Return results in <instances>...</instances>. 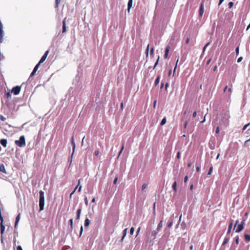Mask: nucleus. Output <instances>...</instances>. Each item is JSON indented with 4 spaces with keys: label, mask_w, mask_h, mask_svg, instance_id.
Listing matches in <instances>:
<instances>
[{
    "label": "nucleus",
    "mask_w": 250,
    "mask_h": 250,
    "mask_svg": "<svg viewBox=\"0 0 250 250\" xmlns=\"http://www.w3.org/2000/svg\"><path fill=\"white\" fill-rule=\"evenodd\" d=\"M40 194V200H39V207L40 210L42 211L44 209V192L42 190H41L39 192Z\"/></svg>",
    "instance_id": "nucleus-1"
},
{
    "label": "nucleus",
    "mask_w": 250,
    "mask_h": 250,
    "mask_svg": "<svg viewBox=\"0 0 250 250\" xmlns=\"http://www.w3.org/2000/svg\"><path fill=\"white\" fill-rule=\"evenodd\" d=\"M15 143L16 146L20 147H23L26 146L25 143V139L23 135L20 136L19 140H16L15 141Z\"/></svg>",
    "instance_id": "nucleus-2"
},
{
    "label": "nucleus",
    "mask_w": 250,
    "mask_h": 250,
    "mask_svg": "<svg viewBox=\"0 0 250 250\" xmlns=\"http://www.w3.org/2000/svg\"><path fill=\"white\" fill-rule=\"evenodd\" d=\"M245 220H243L241 221L240 224L238 225L237 228H236V230H235L236 232H239L241 231L244 229V226L245 225Z\"/></svg>",
    "instance_id": "nucleus-3"
},
{
    "label": "nucleus",
    "mask_w": 250,
    "mask_h": 250,
    "mask_svg": "<svg viewBox=\"0 0 250 250\" xmlns=\"http://www.w3.org/2000/svg\"><path fill=\"white\" fill-rule=\"evenodd\" d=\"M21 86H17L14 87L11 90V92L13 93L14 95H18L20 93L21 91Z\"/></svg>",
    "instance_id": "nucleus-4"
},
{
    "label": "nucleus",
    "mask_w": 250,
    "mask_h": 250,
    "mask_svg": "<svg viewBox=\"0 0 250 250\" xmlns=\"http://www.w3.org/2000/svg\"><path fill=\"white\" fill-rule=\"evenodd\" d=\"M48 53H49V50H47L45 51L44 55L42 56V58L40 60V61L39 62V64L42 63L46 60V59L48 55Z\"/></svg>",
    "instance_id": "nucleus-5"
},
{
    "label": "nucleus",
    "mask_w": 250,
    "mask_h": 250,
    "mask_svg": "<svg viewBox=\"0 0 250 250\" xmlns=\"http://www.w3.org/2000/svg\"><path fill=\"white\" fill-rule=\"evenodd\" d=\"M0 233L2 234L5 230V227L3 225V218L2 216V218H0Z\"/></svg>",
    "instance_id": "nucleus-6"
},
{
    "label": "nucleus",
    "mask_w": 250,
    "mask_h": 250,
    "mask_svg": "<svg viewBox=\"0 0 250 250\" xmlns=\"http://www.w3.org/2000/svg\"><path fill=\"white\" fill-rule=\"evenodd\" d=\"M204 1H202L200 5V9H199V15L200 16H202L204 13Z\"/></svg>",
    "instance_id": "nucleus-7"
},
{
    "label": "nucleus",
    "mask_w": 250,
    "mask_h": 250,
    "mask_svg": "<svg viewBox=\"0 0 250 250\" xmlns=\"http://www.w3.org/2000/svg\"><path fill=\"white\" fill-rule=\"evenodd\" d=\"M66 18H64V19L62 21V32L63 33H65L66 31Z\"/></svg>",
    "instance_id": "nucleus-8"
},
{
    "label": "nucleus",
    "mask_w": 250,
    "mask_h": 250,
    "mask_svg": "<svg viewBox=\"0 0 250 250\" xmlns=\"http://www.w3.org/2000/svg\"><path fill=\"white\" fill-rule=\"evenodd\" d=\"M7 140L5 139H2L0 140V144L4 147H6L7 146Z\"/></svg>",
    "instance_id": "nucleus-9"
},
{
    "label": "nucleus",
    "mask_w": 250,
    "mask_h": 250,
    "mask_svg": "<svg viewBox=\"0 0 250 250\" xmlns=\"http://www.w3.org/2000/svg\"><path fill=\"white\" fill-rule=\"evenodd\" d=\"M20 216H21V214H20V213H19L16 217L15 223V228H17V227L18 223L20 219Z\"/></svg>",
    "instance_id": "nucleus-10"
},
{
    "label": "nucleus",
    "mask_w": 250,
    "mask_h": 250,
    "mask_svg": "<svg viewBox=\"0 0 250 250\" xmlns=\"http://www.w3.org/2000/svg\"><path fill=\"white\" fill-rule=\"evenodd\" d=\"M169 49H170V47L169 46H167L166 48L165 52V54H164V58L165 59L167 58V57L168 56V54Z\"/></svg>",
    "instance_id": "nucleus-11"
},
{
    "label": "nucleus",
    "mask_w": 250,
    "mask_h": 250,
    "mask_svg": "<svg viewBox=\"0 0 250 250\" xmlns=\"http://www.w3.org/2000/svg\"><path fill=\"white\" fill-rule=\"evenodd\" d=\"M157 231H156V230H153L151 232V237H152L153 239H155V238L156 237V236L157 235Z\"/></svg>",
    "instance_id": "nucleus-12"
},
{
    "label": "nucleus",
    "mask_w": 250,
    "mask_h": 250,
    "mask_svg": "<svg viewBox=\"0 0 250 250\" xmlns=\"http://www.w3.org/2000/svg\"><path fill=\"white\" fill-rule=\"evenodd\" d=\"M81 211H82V209L81 208H79L77 210V211L76 219L79 220L80 219Z\"/></svg>",
    "instance_id": "nucleus-13"
},
{
    "label": "nucleus",
    "mask_w": 250,
    "mask_h": 250,
    "mask_svg": "<svg viewBox=\"0 0 250 250\" xmlns=\"http://www.w3.org/2000/svg\"><path fill=\"white\" fill-rule=\"evenodd\" d=\"M127 6H128L127 11H128V12H129L130 9L131 8V7L132 6V0H128Z\"/></svg>",
    "instance_id": "nucleus-14"
},
{
    "label": "nucleus",
    "mask_w": 250,
    "mask_h": 250,
    "mask_svg": "<svg viewBox=\"0 0 250 250\" xmlns=\"http://www.w3.org/2000/svg\"><path fill=\"white\" fill-rule=\"evenodd\" d=\"M163 227V221L161 220L158 224V225L157 226V230L158 231H159Z\"/></svg>",
    "instance_id": "nucleus-15"
},
{
    "label": "nucleus",
    "mask_w": 250,
    "mask_h": 250,
    "mask_svg": "<svg viewBox=\"0 0 250 250\" xmlns=\"http://www.w3.org/2000/svg\"><path fill=\"white\" fill-rule=\"evenodd\" d=\"M127 229L126 228L124 230H123V235L122 236V238L121 239V241H123L124 240V239L125 238V236H126V233H127Z\"/></svg>",
    "instance_id": "nucleus-16"
},
{
    "label": "nucleus",
    "mask_w": 250,
    "mask_h": 250,
    "mask_svg": "<svg viewBox=\"0 0 250 250\" xmlns=\"http://www.w3.org/2000/svg\"><path fill=\"white\" fill-rule=\"evenodd\" d=\"M232 224H233V222H232V221H231L230 222V223L229 224L228 229V231H227V234H229L230 233V232L231 231V230Z\"/></svg>",
    "instance_id": "nucleus-17"
},
{
    "label": "nucleus",
    "mask_w": 250,
    "mask_h": 250,
    "mask_svg": "<svg viewBox=\"0 0 250 250\" xmlns=\"http://www.w3.org/2000/svg\"><path fill=\"white\" fill-rule=\"evenodd\" d=\"M244 237L246 241L249 242L250 241V235L249 234H246L244 235Z\"/></svg>",
    "instance_id": "nucleus-18"
},
{
    "label": "nucleus",
    "mask_w": 250,
    "mask_h": 250,
    "mask_svg": "<svg viewBox=\"0 0 250 250\" xmlns=\"http://www.w3.org/2000/svg\"><path fill=\"white\" fill-rule=\"evenodd\" d=\"M177 183H176V182L175 181L173 184H172V188L173 189V190L175 192L177 191Z\"/></svg>",
    "instance_id": "nucleus-19"
},
{
    "label": "nucleus",
    "mask_w": 250,
    "mask_h": 250,
    "mask_svg": "<svg viewBox=\"0 0 250 250\" xmlns=\"http://www.w3.org/2000/svg\"><path fill=\"white\" fill-rule=\"evenodd\" d=\"M229 237H225L224 240V241L222 243V245L223 246L225 245L229 242Z\"/></svg>",
    "instance_id": "nucleus-20"
},
{
    "label": "nucleus",
    "mask_w": 250,
    "mask_h": 250,
    "mask_svg": "<svg viewBox=\"0 0 250 250\" xmlns=\"http://www.w3.org/2000/svg\"><path fill=\"white\" fill-rule=\"evenodd\" d=\"M90 224V221L88 218H86L84 221V226L88 227Z\"/></svg>",
    "instance_id": "nucleus-21"
},
{
    "label": "nucleus",
    "mask_w": 250,
    "mask_h": 250,
    "mask_svg": "<svg viewBox=\"0 0 250 250\" xmlns=\"http://www.w3.org/2000/svg\"><path fill=\"white\" fill-rule=\"evenodd\" d=\"M61 1V0H55V7L56 8H58L59 4H60Z\"/></svg>",
    "instance_id": "nucleus-22"
},
{
    "label": "nucleus",
    "mask_w": 250,
    "mask_h": 250,
    "mask_svg": "<svg viewBox=\"0 0 250 250\" xmlns=\"http://www.w3.org/2000/svg\"><path fill=\"white\" fill-rule=\"evenodd\" d=\"M80 184V180H79L78 181V186L75 188L74 189V190L73 191V192L70 194V197L71 198V196H72V194H73L74 193V192H75L76 189L78 187V186H79Z\"/></svg>",
    "instance_id": "nucleus-23"
},
{
    "label": "nucleus",
    "mask_w": 250,
    "mask_h": 250,
    "mask_svg": "<svg viewBox=\"0 0 250 250\" xmlns=\"http://www.w3.org/2000/svg\"><path fill=\"white\" fill-rule=\"evenodd\" d=\"M160 80V76H158L157 77V78L156 79L155 81V85H157L159 83Z\"/></svg>",
    "instance_id": "nucleus-24"
},
{
    "label": "nucleus",
    "mask_w": 250,
    "mask_h": 250,
    "mask_svg": "<svg viewBox=\"0 0 250 250\" xmlns=\"http://www.w3.org/2000/svg\"><path fill=\"white\" fill-rule=\"evenodd\" d=\"M70 226L71 229H73V219H70L68 222Z\"/></svg>",
    "instance_id": "nucleus-25"
},
{
    "label": "nucleus",
    "mask_w": 250,
    "mask_h": 250,
    "mask_svg": "<svg viewBox=\"0 0 250 250\" xmlns=\"http://www.w3.org/2000/svg\"><path fill=\"white\" fill-rule=\"evenodd\" d=\"M166 121H167L166 118H165H165H164L162 119V121H161V124H161V125H164L166 124Z\"/></svg>",
    "instance_id": "nucleus-26"
},
{
    "label": "nucleus",
    "mask_w": 250,
    "mask_h": 250,
    "mask_svg": "<svg viewBox=\"0 0 250 250\" xmlns=\"http://www.w3.org/2000/svg\"><path fill=\"white\" fill-rule=\"evenodd\" d=\"M0 171L5 173V168L3 165H0Z\"/></svg>",
    "instance_id": "nucleus-27"
},
{
    "label": "nucleus",
    "mask_w": 250,
    "mask_h": 250,
    "mask_svg": "<svg viewBox=\"0 0 250 250\" xmlns=\"http://www.w3.org/2000/svg\"><path fill=\"white\" fill-rule=\"evenodd\" d=\"M71 142H72V144L73 145V151H74V149H75V142H74V137H72V138Z\"/></svg>",
    "instance_id": "nucleus-28"
},
{
    "label": "nucleus",
    "mask_w": 250,
    "mask_h": 250,
    "mask_svg": "<svg viewBox=\"0 0 250 250\" xmlns=\"http://www.w3.org/2000/svg\"><path fill=\"white\" fill-rule=\"evenodd\" d=\"M40 64H39V63L38 62V63L36 64V65L35 66V67H34V69H33V70H34L35 71H36H36L38 70V68H39V66H40Z\"/></svg>",
    "instance_id": "nucleus-29"
},
{
    "label": "nucleus",
    "mask_w": 250,
    "mask_h": 250,
    "mask_svg": "<svg viewBox=\"0 0 250 250\" xmlns=\"http://www.w3.org/2000/svg\"><path fill=\"white\" fill-rule=\"evenodd\" d=\"M233 5V2L232 1H230L229 3L228 6L229 8H231Z\"/></svg>",
    "instance_id": "nucleus-30"
},
{
    "label": "nucleus",
    "mask_w": 250,
    "mask_h": 250,
    "mask_svg": "<svg viewBox=\"0 0 250 250\" xmlns=\"http://www.w3.org/2000/svg\"><path fill=\"white\" fill-rule=\"evenodd\" d=\"M124 145H123L122 146L121 150H120V151L119 153L118 157H119V156L121 155V154L122 153V152L123 150H124Z\"/></svg>",
    "instance_id": "nucleus-31"
},
{
    "label": "nucleus",
    "mask_w": 250,
    "mask_h": 250,
    "mask_svg": "<svg viewBox=\"0 0 250 250\" xmlns=\"http://www.w3.org/2000/svg\"><path fill=\"white\" fill-rule=\"evenodd\" d=\"M134 231V228L133 227H131L130 229V233L131 235H132Z\"/></svg>",
    "instance_id": "nucleus-32"
},
{
    "label": "nucleus",
    "mask_w": 250,
    "mask_h": 250,
    "mask_svg": "<svg viewBox=\"0 0 250 250\" xmlns=\"http://www.w3.org/2000/svg\"><path fill=\"white\" fill-rule=\"evenodd\" d=\"M239 237L238 236H236V238H235V242H236V244H239Z\"/></svg>",
    "instance_id": "nucleus-33"
},
{
    "label": "nucleus",
    "mask_w": 250,
    "mask_h": 250,
    "mask_svg": "<svg viewBox=\"0 0 250 250\" xmlns=\"http://www.w3.org/2000/svg\"><path fill=\"white\" fill-rule=\"evenodd\" d=\"M5 95H6V97L8 98H11V94L10 92L6 93Z\"/></svg>",
    "instance_id": "nucleus-34"
},
{
    "label": "nucleus",
    "mask_w": 250,
    "mask_h": 250,
    "mask_svg": "<svg viewBox=\"0 0 250 250\" xmlns=\"http://www.w3.org/2000/svg\"><path fill=\"white\" fill-rule=\"evenodd\" d=\"M0 119L2 121H5V120H6V118L4 116H3L2 115H0Z\"/></svg>",
    "instance_id": "nucleus-35"
},
{
    "label": "nucleus",
    "mask_w": 250,
    "mask_h": 250,
    "mask_svg": "<svg viewBox=\"0 0 250 250\" xmlns=\"http://www.w3.org/2000/svg\"><path fill=\"white\" fill-rule=\"evenodd\" d=\"M212 170H213V167H211L209 168V169L208 172V175H210L211 174V173L212 171Z\"/></svg>",
    "instance_id": "nucleus-36"
},
{
    "label": "nucleus",
    "mask_w": 250,
    "mask_h": 250,
    "mask_svg": "<svg viewBox=\"0 0 250 250\" xmlns=\"http://www.w3.org/2000/svg\"><path fill=\"white\" fill-rule=\"evenodd\" d=\"M159 57H158V58L157 60V61L155 63V64H154V67H153V69H155V68L156 67L157 65L158 64V61H159Z\"/></svg>",
    "instance_id": "nucleus-37"
},
{
    "label": "nucleus",
    "mask_w": 250,
    "mask_h": 250,
    "mask_svg": "<svg viewBox=\"0 0 250 250\" xmlns=\"http://www.w3.org/2000/svg\"><path fill=\"white\" fill-rule=\"evenodd\" d=\"M146 187H147V185L146 184H144L142 185V190L145 189L146 188Z\"/></svg>",
    "instance_id": "nucleus-38"
},
{
    "label": "nucleus",
    "mask_w": 250,
    "mask_h": 250,
    "mask_svg": "<svg viewBox=\"0 0 250 250\" xmlns=\"http://www.w3.org/2000/svg\"><path fill=\"white\" fill-rule=\"evenodd\" d=\"M84 202H85V204L86 206L88 205V199H87V197H85L84 198Z\"/></svg>",
    "instance_id": "nucleus-39"
},
{
    "label": "nucleus",
    "mask_w": 250,
    "mask_h": 250,
    "mask_svg": "<svg viewBox=\"0 0 250 250\" xmlns=\"http://www.w3.org/2000/svg\"><path fill=\"white\" fill-rule=\"evenodd\" d=\"M239 47H237L235 49V52H236V54L237 56L238 55V54H239Z\"/></svg>",
    "instance_id": "nucleus-40"
},
{
    "label": "nucleus",
    "mask_w": 250,
    "mask_h": 250,
    "mask_svg": "<svg viewBox=\"0 0 250 250\" xmlns=\"http://www.w3.org/2000/svg\"><path fill=\"white\" fill-rule=\"evenodd\" d=\"M250 125V124H248L246 125H245L243 128V130H245V129H246V128L248 127V126H249Z\"/></svg>",
    "instance_id": "nucleus-41"
},
{
    "label": "nucleus",
    "mask_w": 250,
    "mask_h": 250,
    "mask_svg": "<svg viewBox=\"0 0 250 250\" xmlns=\"http://www.w3.org/2000/svg\"><path fill=\"white\" fill-rule=\"evenodd\" d=\"M149 45L148 44L147 47H146V56L148 55V50H149Z\"/></svg>",
    "instance_id": "nucleus-42"
},
{
    "label": "nucleus",
    "mask_w": 250,
    "mask_h": 250,
    "mask_svg": "<svg viewBox=\"0 0 250 250\" xmlns=\"http://www.w3.org/2000/svg\"><path fill=\"white\" fill-rule=\"evenodd\" d=\"M140 230H141V227H139V228H138L137 230V232H136V233H137L136 236H137V235L139 234V232H140Z\"/></svg>",
    "instance_id": "nucleus-43"
},
{
    "label": "nucleus",
    "mask_w": 250,
    "mask_h": 250,
    "mask_svg": "<svg viewBox=\"0 0 250 250\" xmlns=\"http://www.w3.org/2000/svg\"><path fill=\"white\" fill-rule=\"evenodd\" d=\"M172 225H173V222H169V223L168 224V225H167V227H168V228H170V227H171L172 226Z\"/></svg>",
    "instance_id": "nucleus-44"
},
{
    "label": "nucleus",
    "mask_w": 250,
    "mask_h": 250,
    "mask_svg": "<svg viewBox=\"0 0 250 250\" xmlns=\"http://www.w3.org/2000/svg\"><path fill=\"white\" fill-rule=\"evenodd\" d=\"M242 59H243L242 57H239V58L237 59V62H241L242 61Z\"/></svg>",
    "instance_id": "nucleus-45"
},
{
    "label": "nucleus",
    "mask_w": 250,
    "mask_h": 250,
    "mask_svg": "<svg viewBox=\"0 0 250 250\" xmlns=\"http://www.w3.org/2000/svg\"><path fill=\"white\" fill-rule=\"evenodd\" d=\"M219 130H220V129H219V126H217L216 128V133L218 134L219 133Z\"/></svg>",
    "instance_id": "nucleus-46"
},
{
    "label": "nucleus",
    "mask_w": 250,
    "mask_h": 250,
    "mask_svg": "<svg viewBox=\"0 0 250 250\" xmlns=\"http://www.w3.org/2000/svg\"><path fill=\"white\" fill-rule=\"evenodd\" d=\"M117 181H118V177H116L114 180V181H113V184H116L117 182Z\"/></svg>",
    "instance_id": "nucleus-47"
},
{
    "label": "nucleus",
    "mask_w": 250,
    "mask_h": 250,
    "mask_svg": "<svg viewBox=\"0 0 250 250\" xmlns=\"http://www.w3.org/2000/svg\"><path fill=\"white\" fill-rule=\"evenodd\" d=\"M209 44V42H208V43H207V44L205 45V46L204 47V48H203V52H204V51H205V49H206V47L208 45V44Z\"/></svg>",
    "instance_id": "nucleus-48"
},
{
    "label": "nucleus",
    "mask_w": 250,
    "mask_h": 250,
    "mask_svg": "<svg viewBox=\"0 0 250 250\" xmlns=\"http://www.w3.org/2000/svg\"><path fill=\"white\" fill-rule=\"evenodd\" d=\"M99 150H96L94 152V155L97 156L99 155Z\"/></svg>",
    "instance_id": "nucleus-49"
},
{
    "label": "nucleus",
    "mask_w": 250,
    "mask_h": 250,
    "mask_svg": "<svg viewBox=\"0 0 250 250\" xmlns=\"http://www.w3.org/2000/svg\"><path fill=\"white\" fill-rule=\"evenodd\" d=\"M36 71H35L34 70H33V71L32 72L31 74H30V77H32L36 73Z\"/></svg>",
    "instance_id": "nucleus-50"
},
{
    "label": "nucleus",
    "mask_w": 250,
    "mask_h": 250,
    "mask_svg": "<svg viewBox=\"0 0 250 250\" xmlns=\"http://www.w3.org/2000/svg\"><path fill=\"white\" fill-rule=\"evenodd\" d=\"M17 250H22V247L21 246H18L17 247Z\"/></svg>",
    "instance_id": "nucleus-51"
},
{
    "label": "nucleus",
    "mask_w": 250,
    "mask_h": 250,
    "mask_svg": "<svg viewBox=\"0 0 250 250\" xmlns=\"http://www.w3.org/2000/svg\"><path fill=\"white\" fill-rule=\"evenodd\" d=\"M228 91L229 92V96H230V94H231V92H232V89H231V88H228Z\"/></svg>",
    "instance_id": "nucleus-52"
},
{
    "label": "nucleus",
    "mask_w": 250,
    "mask_h": 250,
    "mask_svg": "<svg viewBox=\"0 0 250 250\" xmlns=\"http://www.w3.org/2000/svg\"><path fill=\"white\" fill-rule=\"evenodd\" d=\"M190 39L189 38H188L186 40V43L188 44L189 42Z\"/></svg>",
    "instance_id": "nucleus-53"
},
{
    "label": "nucleus",
    "mask_w": 250,
    "mask_h": 250,
    "mask_svg": "<svg viewBox=\"0 0 250 250\" xmlns=\"http://www.w3.org/2000/svg\"><path fill=\"white\" fill-rule=\"evenodd\" d=\"M177 158L178 159H179L180 158V152H178L177 153Z\"/></svg>",
    "instance_id": "nucleus-54"
},
{
    "label": "nucleus",
    "mask_w": 250,
    "mask_h": 250,
    "mask_svg": "<svg viewBox=\"0 0 250 250\" xmlns=\"http://www.w3.org/2000/svg\"><path fill=\"white\" fill-rule=\"evenodd\" d=\"M188 176H186L185 177V178H184V182H185V183H186V182H187V181H188Z\"/></svg>",
    "instance_id": "nucleus-55"
},
{
    "label": "nucleus",
    "mask_w": 250,
    "mask_h": 250,
    "mask_svg": "<svg viewBox=\"0 0 250 250\" xmlns=\"http://www.w3.org/2000/svg\"><path fill=\"white\" fill-rule=\"evenodd\" d=\"M196 115H197L196 111L194 112L193 113V115H192L193 117V118L195 117L196 116Z\"/></svg>",
    "instance_id": "nucleus-56"
},
{
    "label": "nucleus",
    "mask_w": 250,
    "mask_h": 250,
    "mask_svg": "<svg viewBox=\"0 0 250 250\" xmlns=\"http://www.w3.org/2000/svg\"><path fill=\"white\" fill-rule=\"evenodd\" d=\"M157 101L155 100L153 102V107L155 108L156 105Z\"/></svg>",
    "instance_id": "nucleus-57"
},
{
    "label": "nucleus",
    "mask_w": 250,
    "mask_h": 250,
    "mask_svg": "<svg viewBox=\"0 0 250 250\" xmlns=\"http://www.w3.org/2000/svg\"><path fill=\"white\" fill-rule=\"evenodd\" d=\"M224 0H219V3H218V5H220L221 4V3L223 2Z\"/></svg>",
    "instance_id": "nucleus-58"
},
{
    "label": "nucleus",
    "mask_w": 250,
    "mask_h": 250,
    "mask_svg": "<svg viewBox=\"0 0 250 250\" xmlns=\"http://www.w3.org/2000/svg\"><path fill=\"white\" fill-rule=\"evenodd\" d=\"M211 59H209L208 60L207 62V64H209V63L210 62H211Z\"/></svg>",
    "instance_id": "nucleus-59"
},
{
    "label": "nucleus",
    "mask_w": 250,
    "mask_h": 250,
    "mask_svg": "<svg viewBox=\"0 0 250 250\" xmlns=\"http://www.w3.org/2000/svg\"><path fill=\"white\" fill-rule=\"evenodd\" d=\"M164 85V83L163 82H162L161 83V87H160L161 89H162L163 88Z\"/></svg>",
    "instance_id": "nucleus-60"
},
{
    "label": "nucleus",
    "mask_w": 250,
    "mask_h": 250,
    "mask_svg": "<svg viewBox=\"0 0 250 250\" xmlns=\"http://www.w3.org/2000/svg\"><path fill=\"white\" fill-rule=\"evenodd\" d=\"M228 89V86H226L224 89V92H226Z\"/></svg>",
    "instance_id": "nucleus-61"
},
{
    "label": "nucleus",
    "mask_w": 250,
    "mask_h": 250,
    "mask_svg": "<svg viewBox=\"0 0 250 250\" xmlns=\"http://www.w3.org/2000/svg\"><path fill=\"white\" fill-rule=\"evenodd\" d=\"M248 142H250V138L245 142L244 145H246Z\"/></svg>",
    "instance_id": "nucleus-62"
},
{
    "label": "nucleus",
    "mask_w": 250,
    "mask_h": 250,
    "mask_svg": "<svg viewBox=\"0 0 250 250\" xmlns=\"http://www.w3.org/2000/svg\"><path fill=\"white\" fill-rule=\"evenodd\" d=\"M154 52V48H152L151 49H150V54H152Z\"/></svg>",
    "instance_id": "nucleus-63"
},
{
    "label": "nucleus",
    "mask_w": 250,
    "mask_h": 250,
    "mask_svg": "<svg viewBox=\"0 0 250 250\" xmlns=\"http://www.w3.org/2000/svg\"><path fill=\"white\" fill-rule=\"evenodd\" d=\"M192 164L191 163H189L188 164V167H190L192 166Z\"/></svg>",
    "instance_id": "nucleus-64"
}]
</instances>
